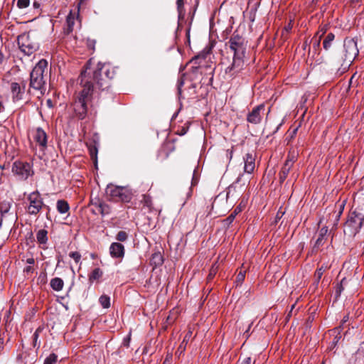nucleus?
I'll return each instance as SVG.
<instances>
[{
	"mask_svg": "<svg viewBox=\"0 0 364 364\" xmlns=\"http://www.w3.org/2000/svg\"><path fill=\"white\" fill-rule=\"evenodd\" d=\"M92 60H89L82 70L80 79V85L82 89L77 94L73 103V111L76 117L84 119L87 114L88 104L92 98L95 90H108L111 80L117 75V68L109 63H97L92 69Z\"/></svg>",
	"mask_w": 364,
	"mask_h": 364,
	"instance_id": "f257e3e1",
	"label": "nucleus"
},
{
	"mask_svg": "<svg viewBox=\"0 0 364 364\" xmlns=\"http://www.w3.org/2000/svg\"><path fill=\"white\" fill-rule=\"evenodd\" d=\"M48 62L45 59H41L33 68L30 74V87L41 90L44 89L46 81L44 73L47 70Z\"/></svg>",
	"mask_w": 364,
	"mask_h": 364,
	"instance_id": "f03ea898",
	"label": "nucleus"
},
{
	"mask_svg": "<svg viewBox=\"0 0 364 364\" xmlns=\"http://www.w3.org/2000/svg\"><path fill=\"white\" fill-rule=\"evenodd\" d=\"M106 194L108 200L113 202L129 203L133 196L132 190L128 187L112 184L107 186Z\"/></svg>",
	"mask_w": 364,
	"mask_h": 364,
	"instance_id": "7ed1b4c3",
	"label": "nucleus"
},
{
	"mask_svg": "<svg viewBox=\"0 0 364 364\" xmlns=\"http://www.w3.org/2000/svg\"><path fill=\"white\" fill-rule=\"evenodd\" d=\"M17 43L21 51L28 56L33 54L39 48L38 43L28 33L19 35Z\"/></svg>",
	"mask_w": 364,
	"mask_h": 364,
	"instance_id": "20e7f679",
	"label": "nucleus"
},
{
	"mask_svg": "<svg viewBox=\"0 0 364 364\" xmlns=\"http://www.w3.org/2000/svg\"><path fill=\"white\" fill-rule=\"evenodd\" d=\"M348 58L342 53L335 54L330 60L331 70H336L339 75L346 73L351 65Z\"/></svg>",
	"mask_w": 364,
	"mask_h": 364,
	"instance_id": "39448f33",
	"label": "nucleus"
},
{
	"mask_svg": "<svg viewBox=\"0 0 364 364\" xmlns=\"http://www.w3.org/2000/svg\"><path fill=\"white\" fill-rule=\"evenodd\" d=\"M28 205L27 212L30 215H37L45 206L43 198L38 191L31 193L27 197Z\"/></svg>",
	"mask_w": 364,
	"mask_h": 364,
	"instance_id": "423d86ee",
	"label": "nucleus"
},
{
	"mask_svg": "<svg viewBox=\"0 0 364 364\" xmlns=\"http://www.w3.org/2000/svg\"><path fill=\"white\" fill-rule=\"evenodd\" d=\"M230 48L234 52V55L244 56L246 46L244 38L239 34L234 33L228 42Z\"/></svg>",
	"mask_w": 364,
	"mask_h": 364,
	"instance_id": "0eeeda50",
	"label": "nucleus"
},
{
	"mask_svg": "<svg viewBox=\"0 0 364 364\" xmlns=\"http://www.w3.org/2000/svg\"><path fill=\"white\" fill-rule=\"evenodd\" d=\"M359 50L357 46V41L354 38H346L343 42V50L342 53L348 58L351 63L358 55Z\"/></svg>",
	"mask_w": 364,
	"mask_h": 364,
	"instance_id": "6e6552de",
	"label": "nucleus"
},
{
	"mask_svg": "<svg viewBox=\"0 0 364 364\" xmlns=\"http://www.w3.org/2000/svg\"><path fill=\"white\" fill-rule=\"evenodd\" d=\"M12 172L20 179L26 180L33 173L30 164L16 161L12 166Z\"/></svg>",
	"mask_w": 364,
	"mask_h": 364,
	"instance_id": "1a4fd4ad",
	"label": "nucleus"
},
{
	"mask_svg": "<svg viewBox=\"0 0 364 364\" xmlns=\"http://www.w3.org/2000/svg\"><path fill=\"white\" fill-rule=\"evenodd\" d=\"M244 56H237L234 55L233 56V60L230 65L228 66L225 70V74L230 78L235 77L238 73H240L242 70H243L244 68V60H243Z\"/></svg>",
	"mask_w": 364,
	"mask_h": 364,
	"instance_id": "9d476101",
	"label": "nucleus"
},
{
	"mask_svg": "<svg viewBox=\"0 0 364 364\" xmlns=\"http://www.w3.org/2000/svg\"><path fill=\"white\" fill-rule=\"evenodd\" d=\"M360 218L355 212L352 213L346 223V228L348 234L351 236H355L361 230L360 225Z\"/></svg>",
	"mask_w": 364,
	"mask_h": 364,
	"instance_id": "9b49d317",
	"label": "nucleus"
},
{
	"mask_svg": "<svg viewBox=\"0 0 364 364\" xmlns=\"http://www.w3.org/2000/svg\"><path fill=\"white\" fill-rule=\"evenodd\" d=\"M265 106L260 104L252 109L247 115V121L252 124H258L262 122Z\"/></svg>",
	"mask_w": 364,
	"mask_h": 364,
	"instance_id": "f8f14e48",
	"label": "nucleus"
},
{
	"mask_svg": "<svg viewBox=\"0 0 364 364\" xmlns=\"http://www.w3.org/2000/svg\"><path fill=\"white\" fill-rule=\"evenodd\" d=\"M244 172L251 174L255 168V154L254 151L247 153L243 156Z\"/></svg>",
	"mask_w": 364,
	"mask_h": 364,
	"instance_id": "ddd939ff",
	"label": "nucleus"
},
{
	"mask_svg": "<svg viewBox=\"0 0 364 364\" xmlns=\"http://www.w3.org/2000/svg\"><path fill=\"white\" fill-rule=\"evenodd\" d=\"M109 255L114 259H122L125 255L124 246L120 242H112L109 247Z\"/></svg>",
	"mask_w": 364,
	"mask_h": 364,
	"instance_id": "4468645a",
	"label": "nucleus"
},
{
	"mask_svg": "<svg viewBox=\"0 0 364 364\" xmlns=\"http://www.w3.org/2000/svg\"><path fill=\"white\" fill-rule=\"evenodd\" d=\"M11 92L12 95V100L14 102H18L23 99L24 94V86H21L18 82H13L10 85Z\"/></svg>",
	"mask_w": 364,
	"mask_h": 364,
	"instance_id": "2eb2a0df",
	"label": "nucleus"
},
{
	"mask_svg": "<svg viewBox=\"0 0 364 364\" xmlns=\"http://www.w3.org/2000/svg\"><path fill=\"white\" fill-rule=\"evenodd\" d=\"M33 139L40 146L42 150H44L46 148L47 134L42 128L38 127L36 129Z\"/></svg>",
	"mask_w": 364,
	"mask_h": 364,
	"instance_id": "dca6fc26",
	"label": "nucleus"
},
{
	"mask_svg": "<svg viewBox=\"0 0 364 364\" xmlns=\"http://www.w3.org/2000/svg\"><path fill=\"white\" fill-rule=\"evenodd\" d=\"M36 240L41 248L46 250L48 240V231L45 229L39 230L36 233Z\"/></svg>",
	"mask_w": 364,
	"mask_h": 364,
	"instance_id": "f3484780",
	"label": "nucleus"
},
{
	"mask_svg": "<svg viewBox=\"0 0 364 364\" xmlns=\"http://www.w3.org/2000/svg\"><path fill=\"white\" fill-rule=\"evenodd\" d=\"M208 51H202L197 55L194 56L191 60L190 63L193 64V68L197 69L201 66L202 62L204 61L208 54Z\"/></svg>",
	"mask_w": 364,
	"mask_h": 364,
	"instance_id": "a211bd4d",
	"label": "nucleus"
},
{
	"mask_svg": "<svg viewBox=\"0 0 364 364\" xmlns=\"http://www.w3.org/2000/svg\"><path fill=\"white\" fill-rule=\"evenodd\" d=\"M327 232H328V228L327 227H323L320 230L318 233V237L317 240L315 242L314 250L318 249L320 247L323 246L327 239Z\"/></svg>",
	"mask_w": 364,
	"mask_h": 364,
	"instance_id": "6ab92c4d",
	"label": "nucleus"
},
{
	"mask_svg": "<svg viewBox=\"0 0 364 364\" xmlns=\"http://www.w3.org/2000/svg\"><path fill=\"white\" fill-rule=\"evenodd\" d=\"M75 21V15L72 11L69 13L66 18L65 26L64 27V33L69 34L73 31V26Z\"/></svg>",
	"mask_w": 364,
	"mask_h": 364,
	"instance_id": "aec40b11",
	"label": "nucleus"
},
{
	"mask_svg": "<svg viewBox=\"0 0 364 364\" xmlns=\"http://www.w3.org/2000/svg\"><path fill=\"white\" fill-rule=\"evenodd\" d=\"M31 353L28 351H24L17 356V359L21 360L24 364H33L36 360V355H33L32 357H31Z\"/></svg>",
	"mask_w": 364,
	"mask_h": 364,
	"instance_id": "412c9836",
	"label": "nucleus"
},
{
	"mask_svg": "<svg viewBox=\"0 0 364 364\" xmlns=\"http://www.w3.org/2000/svg\"><path fill=\"white\" fill-rule=\"evenodd\" d=\"M173 149L174 146L172 144L166 143L164 144L163 147L159 151L158 157L163 160L166 159L168 157L170 152L173 151Z\"/></svg>",
	"mask_w": 364,
	"mask_h": 364,
	"instance_id": "4be33fe9",
	"label": "nucleus"
},
{
	"mask_svg": "<svg viewBox=\"0 0 364 364\" xmlns=\"http://www.w3.org/2000/svg\"><path fill=\"white\" fill-rule=\"evenodd\" d=\"M291 167L292 166H289V164L288 165V164H284L279 173V181L280 183H282L286 180Z\"/></svg>",
	"mask_w": 364,
	"mask_h": 364,
	"instance_id": "5701e85b",
	"label": "nucleus"
},
{
	"mask_svg": "<svg viewBox=\"0 0 364 364\" xmlns=\"http://www.w3.org/2000/svg\"><path fill=\"white\" fill-rule=\"evenodd\" d=\"M50 287L56 291H61L64 286V282L59 277H55L50 280Z\"/></svg>",
	"mask_w": 364,
	"mask_h": 364,
	"instance_id": "b1692460",
	"label": "nucleus"
},
{
	"mask_svg": "<svg viewBox=\"0 0 364 364\" xmlns=\"http://www.w3.org/2000/svg\"><path fill=\"white\" fill-rule=\"evenodd\" d=\"M321 36L318 37V38H313L311 41L312 46L309 48V54L311 53H313V57L314 55L317 54L318 50H320V43H321Z\"/></svg>",
	"mask_w": 364,
	"mask_h": 364,
	"instance_id": "393cba45",
	"label": "nucleus"
},
{
	"mask_svg": "<svg viewBox=\"0 0 364 364\" xmlns=\"http://www.w3.org/2000/svg\"><path fill=\"white\" fill-rule=\"evenodd\" d=\"M56 208L58 211L61 214L68 213L70 209L68 203L65 200H58L57 201Z\"/></svg>",
	"mask_w": 364,
	"mask_h": 364,
	"instance_id": "a878e982",
	"label": "nucleus"
},
{
	"mask_svg": "<svg viewBox=\"0 0 364 364\" xmlns=\"http://www.w3.org/2000/svg\"><path fill=\"white\" fill-rule=\"evenodd\" d=\"M150 262L151 265H154V267L160 266L164 262L163 256L160 252H156L154 253L151 255Z\"/></svg>",
	"mask_w": 364,
	"mask_h": 364,
	"instance_id": "bb28decb",
	"label": "nucleus"
},
{
	"mask_svg": "<svg viewBox=\"0 0 364 364\" xmlns=\"http://www.w3.org/2000/svg\"><path fill=\"white\" fill-rule=\"evenodd\" d=\"M334 39L335 35L332 33H328L326 36L323 41V47L326 50H328L331 48Z\"/></svg>",
	"mask_w": 364,
	"mask_h": 364,
	"instance_id": "cd10ccee",
	"label": "nucleus"
},
{
	"mask_svg": "<svg viewBox=\"0 0 364 364\" xmlns=\"http://www.w3.org/2000/svg\"><path fill=\"white\" fill-rule=\"evenodd\" d=\"M102 201L103 200L98 197L91 198L90 202V205L93 207V208L92 209V212L94 214H98L97 212L100 209V207L102 205Z\"/></svg>",
	"mask_w": 364,
	"mask_h": 364,
	"instance_id": "c85d7f7f",
	"label": "nucleus"
},
{
	"mask_svg": "<svg viewBox=\"0 0 364 364\" xmlns=\"http://www.w3.org/2000/svg\"><path fill=\"white\" fill-rule=\"evenodd\" d=\"M11 207V203L9 201H2L0 203V213L1 217H6L9 214Z\"/></svg>",
	"mask_w": 364,
	"mask_h": 364,
	"instance_id": "c756f323",
	"label": "nucleus"
},
{
	"mask_svg": "<svg viewBox=\"0 0 364 364\" xmlns=\"http://www.w3.org/2000/svg\"><path fill=\"white\" fill-rule=\"evenodd\" d=\"M141 203L143 204L144 207L148 208L149 212L153 211L154 208L152 205V199L149 195L144 194L142 196V200H141Z\"/></svg>",
	"mask_w": 364,
	"mask_h": 364,
	"instance_id": "7c9ffc66",
	"label": "nucleus"
},
{
	"mask_svg": "<svg viewBox=\"0 0 364 364\" xmlns=\"http://www.w3.org/2000/svg\"><path fill=\"white\" fill-rule=\"evenodd\" d=\"M297 156L298 154L294 150L289 151L284 164H288V165L289 164V166H293L297 159Z\"/></svg>",
	"mask_w": 364,
	"mask_h": 364,
	"instance_id": "2f4dec72",
	"label": "nucleus"
},
{
	"mask_svg": "<svg viewBox=\"0 0 364 364\" xmlns=\"http://www.w3.org/2000/svg\"><path fill=\"white\" fill-rule=\"evenodd\" d=\"M102 271L100 268H95L89 275V282L92 283L95 280L99 279L102 276Z\"/></svg>",
	"mask_w": 364,
	"mask_h": 364,
	"instance_id": "473e14b6",
	"label": "nucleus"
},
{
	"mask_svg": "<svg viewBox=\"0 0 364 364\" xmlns=\"http://www.w3.org/2000/svg\"><path fill=\"white\" fill-rule=\"evenodd\" d=\"M112 212V208L111 206L105 203V201H102L101 206L100 207V209L98 210V213L101 214L102 216L107 215L110 214Z\"/></svg>",
	"mask_w": 364,
	"mask_h": 364,
	"instance_id": "72a5a7b5",
	"label": "nucleus"
},
{
	"mask_svg": "<svg viewBox=\"0 0 364 364\" xmlns=\"http://www.w3.org/2000/svg\"><path fill=\"white\" fill-rule=\"evenodd\" d=\"M241 211H242V208H241V206H240V205L237 206V207L234 209V210L230 213V215H229V216L225 219V221L228 225L231 224V223L234 221V220H235V218L236 215H237L239 213H240Z\"/></svg>",
	"mask_w": 364,
	"mask_h": 364,
	"instance_id": "f704fd0d",
	"label": "nucleus"
},
{
	"mask_svg": "<svg viewBox=\"0 0 364 364\" xmlns=\"http://www.w3.org/2000/svg\"><path fill=\"white\" fill-rule=\"evenodd\" d=\"M326 267H323V265L318 268L315 273H314V279H315V281H314V283L316 284H318L320 282V279H321L324 272L326 271Z\"/></svg>",
	"mask_w": 364,
	"mask_h": 364,
	"instance_id": "c9c22d12",
	"label": "nucleus"
},
{
	"mask_svg": "<svg viewBox=\"0 0 364 364\" xmlns=\"http://www.w3.org/2000/svg\"><path fill=\"white\" fill-rule=\"evenodd\" d=\"M176 5H177V11L178 13V18L183 19L185 16V9H184V2L183 0H177L176 1Z\"/></svg>",
	"mask_w": 364,
	"mask_h": 364,
	"instance_id": "e433bc0d",
	"label": "nucleus"
},
{
	"mask_svg": "<svg viewBox=\"0 0 364 364\" xmlns=\"http://www.w3.org/2000/svg\"><path fill=\"white\" fill-rule=\"evenodd\" d=\"M191 336H192L191 331H188V332L184 336L183 340L182 341L181 343L180 344L178 350H181V352H183L186 350V345L188 343V341L190 340Z\"/></svg>",
	"mask_w": 364,
	"mask_h": 364,
	"instance_id": "4c0bfd02",
	"label": "nucleus"
},
{
	"mask_svg": "<svg viewBox=\"0 0 364 364\" xmlns=\"http://www.w3.org/2000/svg\"><path fill=\"white\" fill-rule=\"evenodd\" d=\"M341 326H339V328H334L333 330V333H336V335L334 336L332 341L331 342V348H333L334 347H336V346L337 345L338 342L339 341V340L341 339V336L340 335V328H341Z\"/></svg>",
	"mask_w": 364,
	"mask_h": 364,
	"instance_id": "58836bf2",
	"label": "nucleus"
},
{
	"mask_svg": "<svg viewBox=\"0 0 364 364\" xmlns=\"http://www.w3.org/2000/svg\"><path fill=\"white\" fill-rule=\"evenodd\" d=\"M43 328L39 326L34 332L33 335V346L34 348L37 347L38 348L40 346V343L38 342L40 333L42 332Z\"/></svg>",
	"mask_w": 364,
	"mask_h": 364,
	"instance_id": "ea45409f",
	"label": "nucleus"
},
{
	"mask_svg": "<svg viewBox=\"0 0 364 364\" xmlns=\"http://www.w3.org/2000/svg\"><path fill=\"white\" fill-rule=\"evenodd\" d=\"M99 301L103 308L107 309L110 306V298L107 295H102Z\"/></svg>",
	"mask_w": 364,
	"mask_h": 364,
	"instance_id": "a19ab883",
	"label": "nucleus"
},
{
	"mask_svg": "<svg viewBox=\"0 0 364 364\" xmlns=\"http://www.w3.org/2000/svg\"><path fill=\"white\" fill-rule=\"evenodd\" d=\"M184 76H185L184 74L181 75V76L178 79V81H177V90H178V95L179 99H181V95H182V87L184 85V79H183Z\"/></svg>",
	"mask_w": 364,
	"mask_h": 364,
	"instance_id": "79ce46f5",
	"label": "nucleus"
},
{
	"mask_svg": "<svg viewBox=\"0 0 364 364\" xmlns=\"http://www.w3.org/2000/svg\"><path fill=\"white\" fill-rule=\"evenodd\" d=\"M115 238L119 242H125L128 239V234L124 230H120L116 235Z\"/></svg>",
	"mask_w": 364,
	"mask_h": 364,
	"instance_id": "37998d69",
	"label": "nucleus"
},
{
	"mask_svg": "<svg viewBox=\"0 0 364 364\" xmlns=\"http://www.w3.org/2000/svg\"><path fill=\"white\" fill-rule=\"evenodd\" d=\"M242 176V175H240L238 176V178H237L236 181L232 184L231 186H230L228 187V192H227V198H229L230 196L235 191V189H236V187H237V185L238 184L239 181H240L241 179V177Z\"/></svg>",
	"mask_w": 364,
	"mask_h": 364,
	"instance_id": "c03bdc74",
	"label": "nucleus"
},
{
	"mask_svg": "<svg viewBox=\"0 0 364 364\" xmlns=\"http://www.w3.org/2000/svg\"><path fill=\"white\" fill-rule=\"evenodd\" d=\"M58 361V355L55 353H50L45 360L43 364H55Z\"/></svg>",
	"mask_w": 364,
	"mask_h": 364,
	"instance_id": "a18cd8bd",
	"label": "nucleus"
},
{
	"mask_svg": "<svg viewBox=\"0 0 364 364\" xmlns=\"http://www.w3.org/2000/svg\"><path fill=\"white\" fill-rule=\"evenodd\" d=\"M89 152H90V157L91 159L95 162L97 163V149L96 146H90L89 148Z\"/></svg>",
	"mask_w": 364,
	"mask_h": 364,
	"instance_id": "49530a36",
	"label": "nucleus"
},
{
	"mask_svg": "<svg viewBox=\"0 0 364 364\" xmlns=\"http://www.w3.org/2000/svg\"><path fill=\"white\" fill-rule=\"evenodd\" d=\"M95 44H96V41L95 39H92L90 38H87L86 39V46L89 50H90L92 51H95Z\"/></svg>",
	"mask_w": 364,
	"mask_h": 364,
	"instance_id": "de8ad7c7",
	"label": "nucleus"
},
{
	"mask_svg": "<svg viewBox=\"0 0 364 364\" xmlns=\"http://www.w3.org/2000/svg\"><path fill=\"white\" fill-rule=\"evenodd\" d=\"M30 4V0H18L17 1V6L18 9H25L27 8Z\"/></svg>",
	"mask_w": 364,
	"mask_h": 364,
	"instance_id": "09e8293b",
	"label": "nucleus"
},
{
	"mask_svg": "<svg viewBox=\"0 0 364 364\" xmlns=\"http://www.w3.org/2000/svg\"><path fill=\"white\" fill-rule=\"evenodd\" d=\"M346 282V279H343L340 284H337L336 289V294L337 296H340L341 292L343 291L344 288L343 287V284Z\"/></svg>",
	"mask_w": 364,
	"mask_h": 364,
	"instance_id": "8fccbe9b",
	"label": "nucleus"
},
{
	"mask_svg": "<svg viewBox=\"0 0 364 364\" xmlns=\"http://www.w3.org/2000/svg\"><path fill=\"white\" fill-rule=\"evenodd\" d=\"M69 256L73 258L76 263H78L81 258V255L78 252H70Z\"/></svg>",
	"mask_w": 364,
	"mask_h": 364,
	"instance_id": "3c124183",
	"label": "nucleus"
},
{
	"mask_svg": "<svg viewBox=\"0 0 364 364\" xmlns=\"http://www.w3.org/2000/svg\"><path fill=\"white\" fill-rule=\"evenodd\" d=\"M298 129L299 127H296L294 128L292 131H289V136L287 138V139L288 140V143L295 137V136L296 135V133H297V131H298Z\"/></svg>",
	"mask_w": 364,
	"mask_h": 364,
	"instance_id": "603ef678",
	"label": "nucleus"
},
{
	"mask_svg": "<svg viewBox=\"0 0 364 364\" xmlns=\"http://www.w3.org/2000/svg\"><path fill=\"white\" fill-rule=\"evenodd\" d=\"M35 269L32 265H28L23 269V273L26 275L33 273Z\"/></svg>",
	"mask_w": 364,
	"mask_h": 364,
	"instance_id": "864d4df0",
	"label": "nucleus"
},
{
	"mask_svg": "<svg viewBox=\"0 0 364 364\" xmlns=\"http://www.w3.org/2000/svg\"><path fill=\"white\" fill-rule=\"evenodd\" d=\"M245 272H240L237 275V277H236V282L237 283H242L244 279H245Z\"/></svg>",
	"mask_w": 364,
	"mask_h": 364,
	"instance_id": "5fc2aeb1",
	"label": "nucleus"
},
{
	"mask_svg": "<svg viewBox=\"0 0 364 364\" xmlns=\"http://www.w3.org/2000/svg\"><path fill=\"white\" fill-rule=\"evenodd\" d=\"M38 281H40V282H41V284H46V281H47V274H46V272H42V273L39 275Z\"/></svg>",
	"mask_w": 364,
	"mask_h": 364,
	"instance_id": "6e6d98bb",
	"label": "nucleus"
},
{
	"mask_svg": "<svg viewBox=\"0 0 364 364\" xmlns=\"http://www.w3.org/2000/svg\"><path fill=\"white\" fill-rule=\"evenodd\" d=\"M216 272H217L216 268H214V267H213L210 269V272H209V274H208V280L212 279L215 277V274H216Z\"/></svg>",
	"mask_w": 364,
	"mask_h": 364,
	"instance_id": "4d7b16f0",
	"label": "nucleus"
},
{
	"mask_svg": "<svg viewBox=\"0 0 364 364\" xmlns=\"http://www.w3.org/2000/svg\"><path fill=\"white\" fill-rule=\"evenodd\" d=\"M233 156V147H232L230 149L226 150V157L228 159V161H230Z\"/></svg>",
	"mask_w": 364,
	"mask_h": 364,
	"instance_id": "13d9d810",
	"label": "nucleus"
},
{
	"mask_svg": "<svg viewBox=\"0 0 364 364\" xmlns=\"http://www.w3.org/2000/svg\"><path fill=\"white\" fill-rule=\"evenodd\" d=\"M198 178L196 176V171H194L191 181V186H196L198 183Z\"/></svg>",
	"mask_w": 364,
	"mask_h": 364,
	"instance_id": "bf43d9fd",
	"label": "nucleus"
},
{
	"mask_svg": "<svg viewBox=\"0 0 364 364\" xmlns=\"http://www.w3.org/2000/svg\"><path fill=\"white\" fill-rule=\"evenodd\" d=\"M188 131V127H183L180 131H178V134L183 136L186 134Z\"/></svg>",
	"mask_w": 364,
	"mask_h": 364,
	"instance_id": "052dcab7",
	"label": "nucleus"
},
{
	"mask_svg": "<svg viewBox=\"0 0 364 364\" xmlns=\"http://www.w3.org/2000/svg\"><path fill=\"white\" fill-rule=\"evenodd\" d=\"M26 264L28 265H33L35 264V259L33 257H30L26 259Z\"/></svg>",
	"mask_w": 364,
	"mask_h": 364,
	"instance_id": "680f3d73",
	"label": "nucleus"
},
{
	"mask_svg": "<svg viewBox=\"0 0 364 364\" xmlns=\"http://www.w3.org/2000/svg\"><path fill=\"white\" fill-rule=\"evenodd\" d=\"M241 364H251V358L247 357L245 358Z\"/></svg>",
	"mask_w": 364,
	"mask_h": 364,
	"instance_id": "e2e57ef3",
	"label": "nucleus"
},
{
	"mask_svg": "<svg viewBox=\"0 0 364 364\" xmlns=\"http://www.w3.org/2000/svg\"><path fill=\"white\" fill-rule=\"evenodd\" d=\"M349 319V316L348 314L346 315L345 316H343L342 321H341V325L344 324L346 322H347Z\"/></svg>",
	"mask_w": 364,
	"mask_h": 364,
	"instance_id": "0e129e2a",
	"label": "nucleus"
},
{
	"mask_svg": "<svg viewBox=\"0 0 364 364\" xmlns=\"http://www.w3.org/2000/svg\"><path fill=\"white\" fill-rule=\"evenodd\" d=\"M5 107L1 101V97L0 96V113L4 110Z\"/></svg>",
	"mask_w": 364,
	"mask_h": 364,
	"instance_id": "69168bd1",
	"label": "nucleus"
},
{
	"mask_svg": "<svg viewBox=\"0 0 364 364\" xmlns=\"http://www.w3.org/2000/svg\"><path fill=\"white\" fill-rule=\"evenodd\" d=\"M33 7H34V8H36V9H38V8H40L41 4H40V3H38V1H35L33 2Z\"/></svg>",
	"mask_w": 364,
	"mask_h": 364,
	"instance_id": "338daca9",
	"label": "nucleus"
},
{
	"mask_svg": "<svg viewBox=\"0 0 364 364\" xmlns=\"http://www.w3.org/2000/svg\"><path fill=\"white\" fill-rule=\"evenodd\" d=\"M360 225H361V229L364 228V216L360 218Z\"/></svg>",
	"mask_w": 364,
	"mask_h": 364,
	"instance_id": "774afa93",
	"label": "nucleus"
}]
</instances>
